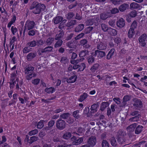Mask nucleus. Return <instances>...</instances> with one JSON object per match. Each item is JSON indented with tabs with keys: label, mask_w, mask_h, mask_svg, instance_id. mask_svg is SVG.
I'll return each instance as SVG.
<instances>
[{
	"label": "nucleus",
	"mask_w": 147,
	"mask_h": 147,
	"mask_svg": "<svg viewBox=\"0 0 147 147\" xmlns=\"http://www.w3.org/2000/svg\"><path fill=\"white\" fill-rule=\"evenodd\" d=\"M109 30L110 32V34L111 35H115L117 34V32L115 29L110 28L109 29Z\"/></svg>",
	"instance_id": "f704fd0d"
},
{
	"label": "nucleus",
	"mask_w": 147,
	"mask_h": 147,
	"mask_svg": "<svg viewBox=\"0 0 147 147\" xmlns=\"http://www.w3.org/2000/svg\"><path fill=\"white\" fill-rule=\"evenodd\" d=\"M70 115L69 113H65L61 115V117L63 119H68H68H67V122L69 123H71L73 122V121L69 120L70 119Z\"/></svg>",
	"instance_id": "9d476101"
},
{
	"label": "nucleus",
	"mask_w": 147,
	"mask_h": 147,
	"mask_svg": "<svg viewBox=\"0 0 147 147\" xmlns=\"http://www.w3.org/2000/svg\"><path fill=\"white\" fill-rule=\"evenodd\" d=\"M94 54L93 53H92V55L90 57V58L88 60V62L89 64H90L93 63L94 61Z\"/></svg>",
	"instance_id": "473e14b6"
},
{
	"label": "nucleus",
	"mask_w": 147,
	"mask_h": 147,
	"mask_svg": "<svg viewBox=\"0 0 147 147\" xmlns=\"http://www.w3.org/2000/svg\"><path fill=\"white\" fill-rule=\"evenodd\" d=\"M84 35V34L83 33H81L79 35H78L77 37L75 38V39L76 40H77L79 39L80 38L83 37Z\"/></svg>",
	"instance_id": "e2e57ef3"
},
{
	"label": "nucleus",
	"mask_w": 147,
	"mask_h": 147,
	"mask_svg": "<svg viewBox=\"0 0 147 147\" xmlns=\"http://www.w3.org/2000/svg\"><path fill=\"white\" fill-rule=\"evenodd\" d=\"M130 99L129 97L128 96H125L123 98V102L129 100Z\"/></svg>",
	"instance_id": "4d7b16f0"
},
{
	"label": "nucleus",
	"mask_w": 147,
	"mask_h": 147,
	"mask_svg": "<svg viewBox=\"0 0 147 147\" xmlns=\"http://www.w3.org/2000/svg\"><path fill=\"white\" fill-rule=\"evenodd\" d=\"M38 132V131L37 129H34L29 132V134L31 136L37 134Z\"/></svg>",
	"instance_id": "c03bdc74"
},
{
	"label": "nucleus",
	"mask_w": 147,
	"mask_h": 147,
	"mask_svg": "<svg viewBox=\"0 0 147 147\" xmlns=\"http://www.w3.org/2000/svg\"><path fill=\"white\" fill-rule=\"evenodd\" d=\"M136 15V12L135 11H133L131 12L129 14V16L131 17H135Z\"/></svg>",
	"instance_id": "09e8293b"
},
{
	"label": "nucleus",
	"mask_w": 147,
	"mask_h": 147,
	"mask_svg": "<svg viewBox=\"0 0 147 147\" xmlns=\"http://www.w3.org/2000/svg\"><path fill=\"white\" fill-rule=\"evenodd\" d=\"M111 11V13L114 14L118 13L119 12V10L115 8L112 9Z\"/></svg>",
	"instance_id": "864d4df0"
},
{
	"label": "nucleus",
	"mask_w": 147,
	"mask_h": 147,
	"mask_svg": "<svg viewBox=\"0 0 147 147\" xmlns=\"http://www.w3.org/2000/svg\"><path fill=\"white\" fill-rule=\"evenodd\" d=\"M113 100L117 104H119L120 102L119 99V98H114Z\"/></svg>",
	"instance_id": "69168bd1"
},
{
	"label": "nucleus",
	"mask_w": 147,
	"mask_h": 147,
	"mask_svg": "<svg viewBox=\"0 0 147 147\" xmlns=\"http://www.w3.org/2000/svg\"><path fill=\"white\" fill-rule=\"evenodd\" d=\"M63 32H61L59 34H57L55 39L56 40L59 39V38L62 37L63 35Z\"/></svg>",
	"instance_id": "a18cd8bd"
},
{
	"label": "nucleus",
	"mask_w": 147,
	"mask_h": 147,
	"mask_svg": "<svg viewBox=\"0 0 147 147\" xmlns=\"http://www.w3.org/2000/svg\"><path fill=\"white\" fill-rule=\"evenodd\" d=\"M84 28V25L83 24L79 25L77 26L75 29V31L76 32H79L81 31Z\"/></svg>",
	"instance_id": "c85d7f7f"
},
{
	"label": "nucleus",
	"mask_w": 147,
	"mask_h": 147,
	"mask_svg": "<svg viewBox=\"0 0 147 147\" xmlns=\"http://www.w3.org/2000/svg\"><path fill=\"white\" fill-rule=\"evenodd\" d=\"M28 34L31 36H33L35 34V31L33 30H31L28 32Z\"/></svg>",
	"instance_id": "680f3d73"
},
{
	"label": "nucleus",
	"mask_w": 147,
	"mask_h": 147,
	"mask_svg": "<svg viewBox=\"0 0 147 147\" xmlns=\"http://www.w3.org/2000/svg\"><path fill=\"white\" fill-rule=\"evenodd\" d=\"M114 41L115 43L118 44L121 42V39L117 37L115 38Z\"/></svg>",
	"instance_id": "5fc2aeb1"
},
{
	"label": "nucleus",
	"mask_w": 147,
	"mask_h": 147,
	"mask_svg": "<svg viewBox=\"0 0 147 147\" xmlns=\"http://www.w3.org/2000/svg\"><path fill=\"white\" fill-rule=\"evenodd\" d=\"M52 49V47L51 46L48 47H46L44 49L43 52H50L51 51Z\"/></svg>",
	"instance_id": "de8ad7c7"
},
{
	"label": "nucleus",
	"mask_w": 147,
	"mask_h": 147,
	"mask_svg": "<svg viewBox=\"0 0 147 147\" xmlns=\"http://www.w3.org/2000/svg\"><path fill=\"white\" fill-rule=\"evenodd\" d=\"M137 26V22L136 21H134L132 24L131 26V28H135Z\"/></svg>",
	"instance_id": "052dcab7"
},
{
	"label": "nucleus",
	"mask_w": 147,
	"mask_h": 147,
	"mask_svg": "<svg viewBox=\"0 0 147 147\" xmlns=\"http://www.w3.org/2000/svg\"><path fill=\"white\" fill-rule=\"evenodd\" d=\"M45 121L41 120L39 122L37 125V128L38 129H41L43 126V123L44 122H46Z\"/></svg>",
	"instance_id": "b1692460"
},
{
	"label": "nucleus",
	"mask_w": 147,
	"mask_h": 147,
	"mask_svg": "<svg viewBox=\"0 0 147 147\" xmlns=\"http://www.w3.org/2000/svg\"><path fill=\"white\" fill-rule=\"evenodd\" d=\"M61 62L62 63H65L67 62V60L66 57H63L61 59Z\"/></svg>",
	"instance_id": "6e6d98bb"
},
{
	"label": "nucleus",
	"mask_w": 147,
	"mask_h": 147,
	"mask_svg": "<svg viewBox=\"0 0 147 147\" xmlns=\"http://www.w3.org/2000/svg\"><path fill=\"white\" fill-rule=\"evenodd\" d=\"M40 82V79H36L33 80L32 82V84H37Z\"/></svg>",
	"instance_id": "603ef678"
},
{
	"label": "nucleus",
	"mask_w": 147,
	"mask_h": 147,
	"mask_svg": "<svg viewBox=\"0 0 147 147\" xmlns=\"http://www.w3.org/2000/svg\"><path fill=\"white\" fill-rule=\"evenodd\" d=\"M79 111L78 110L76 111L73 112V115L75 118L78 119L79 118Z\"/></svg>",
	"instance_id": "e433bc0d"
},
{
	"label": "nucleus",
	"mask_w": 147,
	"mask_h": 147,
	"mask_svg": "<svg viewBox=\"0 0 147 147\" xmlns=\"http://www.w3.org/2000/svg\"><path fill=\"white\" fill-rule=\"evenodd\" d=\"M54 123H55L54 121L53 120H52V121H50L49 122L48 124V125L49 127H46L45 129L47 130H49L50 129V128L53 126V125H54Z\"/></svg>",
	"instance_id": "2f4dec72"
},
{
	"label": "nucleus",
	"mask_w": 147,
	"mask_h": 147,
	"mask_svg": "<svg viewBox=\"0 0 147 147\" xmlns=\"http://www.w3.org/2000/svg\"><path fill=\"white\" fill-rule=\"evenodd\" d=\"M88 95L86 93H84L82 95L79 99V100L80 102H82L88 97Z\"/></svg>",
	"instance_id": "f3484780"
},
{
	"label": "nucleus",
	"mask_w": 147,
	"mask_h": 147,
	"mask_svg": "<svg viewBox=\"0 0 147 147\" xmlns=\"http://www.w3.org/2000/svg\"><path fill=\"white\" fill-rule=\"evenodd\" d=\"M71 136V134L69 132H66L63 136V138L65 139H68Z\"/></svg>",
	"instance_id": "c756f323"
},
{
	"label": "nucleus",
	"mask_w": 147,
	"mask_h": 147,
	"mask_svg": "<svg viewBox=\"0 0 147 147\" xmlns=\"http://www.w3.org/2000/svg\"><path fill=\"white\" fill-rule=\"evenodd\" d=\"M63 110V109L62 108H59V109H57L55 111V113H58L61 112Z\"/></svg>",
	"instance_id": "0e129e2a"
},
{
	"label": "nucleus",
	"mask_w": 147,
	"mask_h": 147,
	"mask_svg": "<svg viewBox=\"0 0 147 147\" xmlns=\"http://www.w3.org/2000/svg\"><path fill=\"white\" fill-rule=\"evenodd\" d=\"M96 142V137L94 136H92L89 139L88 142V144L91 146H92L95 145Z\"/></svg>",
	"instance_id": "6e6552de"
},
{
	"label": "nucleus",
	"mask_w": 147,
	"mask_h": 147,
	"mask_svg": "<svg viewBox=\"0 0 147 147\" xmlns=\"http://www.w3.org/2000/svg\"><path fill=\"white\" fill-rule=\"evenodd\" d=\"M95 55L97 57V59H99L105 56L106 54L104 51L97 50L95 52Z\"/></svg>",
	"instance_id": "1a4fd4ad"
},
{
	"label": "nucleus",
	"mask_w": 147,
	"mask_h": 147,
	"mask_svg": "<svg viewBox=\"0 0 147 147\" xmlns=\"http://www.w3.org/2000/svg\"><path fill=\"white\" fill-rule=\"evenodd\" d=\"M102 147H109V144L106 140H103L102 143Z\"/></svg>",
	"instance_id": "58836bf2"
},
{
	"label": "nucleus",
	"mask_w": 147,
	"mask_h": 147,
	"mask_svg": "<svg viewBox=\"0 0 147 147\" xmlns=\"http://www.w3.org/2000/svg\"><path fill=\"white\" fill-rule=\"evenodd\" d=\"M136 126V123L130 125L127 128V130L129 131H133Z\"/></svg>",
	"instance_id": "6ab92c4d"
},
{
	"label": "nucleus",
	"mask_w": 147,
	"mask_h": 147,
	"mask_svg": "<svg viewBox=\"0 0 147 147\" xmlns=\"http://www.w3.org/2000/svg\"><path fill=\"white\" fill-rule=\"evenodd\" d=\"M130 7L132 9H140V6L139 5L136 3H133L130 5Z\"/></svg>",
	"instance_id": "5701e85b"
},
{
	"label": "nucleus",
	"mask_w": 147,
	"mask_h": 147,
	"mask_svg": "<svg viewBox=\"0 0 147 147\" xmlns=\"http://www.w3.org/2000/svg\"><path fill=\"white\" fill-rule=\"evenodd\" d=\"M63 19L62 17L61 16H57L53 19L54 22L55 24H57L61 22Z\"/></svg>",
	"instance_id": "2eb2a0df"
},
{
	"label": "nucleus",
	"mask_w": 147,
	"mask_h": 147,
	"mask_svg": "<svg viewBox=\"0 0 147 147\" xmlns=\"http://www.w3.org/2000/svg\"><path fill=\"white\" fill-rule=\"evenodd\" d=\"M107 45L101 42L97 46V49L99 50H104L106 48Z\"/></svg>",
	"instance_id": "dca6fc26"
},
{
	"label": "nucleus",
	"mask_w": 147,
	"mask_h": 147,
	"mask_svg": "<svg viewBox=\"0 0 147 147\" xmlns=\"http://www.w3.org/2000/svg\"><path fill=\"white\" fill-rule=\"evenodd\" d=\"M84 59L83 58H82L78 60H71V64H73L74 65L73 67V69H76L79 67V65H78L77 64L79 63V61H83Z\"/></svg>",
	"instance_id": "423d86ee"
},
{
	"label": "nucleus",
	"mask_w": 147,
	"mask_h": 147,
	"mask_svg": "<svg viewBox=\"0 0 147 147\" xmlns=\"http://www.w3.org/2000/svg\"><path fill=\"white\" fill-rule=\"evenodd\" d=\"M97 107V105L96 104L92 105L90 108L91 110L93 111V112L96 111H97L96 109Z\"/></svg>",
	"instance_id": "a19ab883"
},
{
	"label": "nucleus",
	"mask_w": 147,
	"mask_h": 147,
	"mask_svg": "<svg viewBox=\"0 0 147 147\" xmlns=\"http://www.w3.org/2000/svg\"><path fill=\"white\" fill-rule=\"evenodd\" d=\"M108 105V103L106 102H103L101 104L100 109L103 111L104 109Z\"/></svg>",
	"instance_id": "cd10ccee"
},
{
	"label": "nucleus",
	"mask_w": 147,
	"mask_h": 147,
	"mask_svg": "<svg viewBox=\"0 0 147 147\" xmlns=\"http://www.w3.org/2000/svg\"><path fill=\"white\" fill-rule=\"evenodd\" d=\"M77 56V55L76 53H73L72 55L71 58L72 59H74Z\"/></svg>",
	"instance_id": "338daca9"
},
{
	"label": "nucleus",
	"mask_w": 147,
	"mask_h": 147,
	"mask_svg": "<svg viewBox=\"0 0 147 147\" xmlns=\"http://www.w3.org/2000/svg\"><path fill=\"white\" fill-rule=\"evenodd\" d=\"M57 127L60 130L63 129L65 127V123L63 120H58L56 123Z\"/></svg>",
	"instance_id": "39448f33"
},
{
	"label": "nucleus",
	"mask_w": 147,
	"mask_h": 147,
	"mask_svg": "<svg viewBox=\"0 0 147 147\" xmlns=\"http://www.w3.org/2000/svg\"><path fill=\"white\" fill-rule=\"evenodd\" d=\"M114 51V49H111L110 50L107 55V59H110L112 57L113 55Z\"/></svg>",
	"instance_id": "aec40b11"
},
{
	"label": "nucleus",
	"mask_w": 147,
	"mask_h": 147,
	"mask_svg": "<svg viewBox=\"0 0 147 147\" xmlns=\"http://www.w3.org/2000/svg\"><path fill=\"white\" fill-rule=\"evenodd\" d=\"M135 34L134 29L131 28L129 30L128 36L129 38H131L133 37Z\"/></svg>",
	"instance_id": "ddd939ff"
},
{
	"label": "nucleus",
	"mask_w": 147,
	"mask_h": 147,
	"mask_svg": "<svg viewBox=\"0 0 147 147\" xmlns=\"http://www.w3.org/2000/svg\"><path fill=\"white\" fill-rule=\"evenodd\" d=\"M88 53V52L86 50H84L81 51L79 54V56L80 57H83Z\"/></svg>",
	"instance_id": "a878e982"
},
{
	"label": "nucleus",
	"mask_w": 147,
	"mask_h": 147,
	"mask_svg": "<svg viewBox=\"0 0 147 147\" xmlns=\"http://www.w3.org/2000/svg\"><path fill=\"white\" fill-rule=\"evenodd\" d=\"M77 78V76L76 75H74L67 78L66 81L67 83H73L76 81Z\"/></svg>",
	"instance_id": "9b49d317"
},
{
	"label": "nucleus",
	"mask_w": 147,
	"mask_h": 147,
	"mask_svg": "<svg viewBox=\"0 0 147 147\" xmlns=\"http://www.w3.org/2000/svg\"><path fill=\"white\" fill-rule=\"evenodd\" d=\"M66 16L68 19H70L73 16L74 14L73 13H69Z\"/></svg>",
	"instance_id": "bf43d9fd"
},
{
	"label": "nucleus",
	"mask_w": 147,
	"mask_h": 147,
	"mask_svg": "<svg viewBox=\"0 0 147 147\" xmlns=\"http://www.w3.org/2000/svg\"><path fill=\"white\" fill-rule=\"evenodd\" d=\"M117 26L119 28H122L125 25V22L123 19L121 18L117 21Z\"/></svg>",
	"instance_id": "f8f14e48"
},
{
	"label": "nucleus",
	"mask_w": 147,
	"mask_h": 147,
	"mask_svg": "<svg viewBox=\"0 0 147 147\" xmlns=\"http://www.w3.org/2000/svg\"><path fill=\"white\" fill-rule=\"evenodd\" d=\"M134 105L138 108H141L142 107V102L139 100H137L134 104Z\"/></svg>",
	"instance_id": "393cba45"
},
{
	"label": "nucleus",
	"mask_w": 147,
	"mask_h": 147,
	"mask_svg": "<svg viewBox=\"0 0 147 147\" xmlns=\"http://www.w3.org/2000/svg\"><path fill=\"white\" fill-rule=\"evenodd\" d=\"M62 43V41L61 40H59L57 42L55 45V47H59L61 45Z\"/></svg>",
	"instance_id": "ea45409f"
},
{
	"label": "nucleus",
	"mask_w": 147,
	"mask_h": 147,
	"mask_svg": "<svg viewBox=\"0 0 147 147\" xmlns=\"http://www.w3.org/2000/svg\"><path fill=\"white\" fill-rule=\"evenodd\" d=\"M46 8L45 5L39 3L36 5L33 12L35 14L39 13L41 11H44Z\"/></svg>",
	"instance_id": "f03ea898"
},
{
	"label": "nucleus",
	"mask_w": 147,
	"mask_h": 147,
	"mask_svg": "<svg viewBox=\"0 0 147 147\" xmlns=\"http://www.w3.org/2000/svg\"><path fill=\"white\" fill-rule=\"evenodd\" d=\"M34 69V68L32 67H28L25 70V73L28 74H29L26 76V78L28 80H30L32 77L34 76L36 74L33 72V70Z\"/></svg>",
	"instance_id": "f257e3e1"
},
{
	"label": "nucleus",
	"mask_w": 147,
	"mask_h": 147,
	"mask_svg": "<svg viewBox=\"0 0 147 147\" xmlns=\"http://www.w3.org/2000/svg\"><path fill=\"white\" fill-rule=\"evenodd\" d=\"M71 140L73 142L72 144H73L77 145L80 144L83 141V138H81L77 140L76 137L74 136L71 138Z\"/></svg>",
	"instance_id": "0eeeda50"
},
{
	"label": "nucleus",
	"mask_w": 147,
	"mask_h": 147,
	"mask_svg": "<svg viewBox=\"0 0 147 147\" xmlns=\"http://www.w3.org/2000/svg\"><path fill=\"white\" fill-rule=\"evenodd\" d=\"M128 7V5L127 4H123L119 8V10L121 11L125 10Z\"/></svg>",
	"instance_id": "412c9836"
},
{
	"label": "nucleus",
	"mask_w": 147,
	"mask_h": 147,
	"mask_svg": "<svg viewBox=\"0 0 147 147\" xmlns=\"http://www.w3.org/2000/svg\"><path fill=\"white\" fill-rule=\"evenodd\" d=\"M36 42L35 41H32L29 43V45L31 47H34L36 45Z\"/></svg>",
	"instance_id": "13d9d810"
},
{
	"label": "nucleus",
	"mask_w": 147,
	"mask_h": 147,
	"mask_svg": "<svg viewBox=\"0 0 147 147\" xmlns=\"http://www.w3.org/2000/svg\"><path fill=\"white\" fill-rule=\"evenodd\" d=\"M101 27L102 30L104 31H106L108 30L107 26L104 24H102L101 25Z\"/></svg>",
	"instance_id": "8fccbe9b"
},
{
	"label": "nucleus",
	"mask_w": 147,
	"mask_h": 147,
	"mask_svg": "<svg viewBox=\"0 0 147 147\" xmlns=\"http://www.w3.org/2000/svg\"><path fill=\"white\" fill-rule=\"evenodd\" d=\"M147 36L146 34H143L140 36L139 38L140 45L144 47L146 45L147 41Z\"/></svg>",
	"instance_id": "7ed1b4c3"
},
{
	"label": "nucleus",
	"mask_w": 147,
	"mask_h": 147,
	"mask_svg": "<svg viewBox=\"0 0 147 147\" xmlns=\"http://www.w3.org/2000/svg\"><path fill=\"white\" fill-rule=\"evenodd\" d=\"M55 91L54 89L52 87L46 88L45 89V91L49 93H51Z\"/></svg>",
	"instance_id": "72a5a7b5"
},
{
	"label": "nucleus",
	"mask_w": 147,
	"mask_h": 147,
	"mask_svg": "<svg viewBox=\"0 0 147 147\" xmlns=\"http://www.w3.org/2000/svg\"><path fill=\"white\" fill-rule=\"evenodd\" d=\"M143 127L141 125H138L136 128L135 131V133L138 134L140 133L142 130Z\"/></svg>",
	"instance_id": "a211bd4d"
},
{
	"label": "nucleus",
	"mask_w": 147,
	"mask_h": 147,
	"mask_svg": "<svg viewBox=\"0 0 147 147\" xmlns=\"http://www.w3.org/2000/svg\"><path fill=\"white\" fill-rule=\"evenodd\" d=\"M111 144L113 146H115L117 144V142L114 138H112L111 140Z\"/></svg>",
	"instance_id": "49530a36"
},
{
	"label": "nucleus",
	"mask_w": 147,
	"mask_h": 147,
	"mask_svg": "<svg viewBox=\"0 0 147 147\" xmlns=\"http://www.w3.org/2000/svg\"><path fill=\"white\" fill-rule=\"evenodd\" d=\"M35 55L34 53H30L28 55L27 59L28 60H30L31 59L35 57Z\"/></svg>",
	"instance_id": "4c0bfd02"
},
{
	"label": "nucleus",
	"mask_w": 147,
	"mask_h": 147,
	"mask_svg": "<svg viewBox=\"0 0 147 147\" xmlns=\"http://www.w3.org/2000/svg\"><path fill=\"white\" fill-rule=\"evenodd\" d=\"M11 31L13 34H14L17 31V29L16 27L12 26L11 28Z\"/></svg>",
	"instance_id": "3c124183"
},
{
	"label": "nucleus",
	"mask_w": 147,
	"mask_h": 147,
	"mask_svg": "<svg viewBox=\"0 0 147 147\" xmlns=\"http://www.w3.org/2000/svg\"><path fill=\"white\" fill-rule=\"evenodd\" d=\"M84 131V130L81 128H78L77 131V132L79 134V135H81L83 133Z\"/></svg>",
	"instance_id": "37998d69"
},
{
	"label": "nucleus",
	"mask_w": 147,
	"mask_h": 147,
	"mask_svg": "<svg viewBox=\"0 0 147 147\" xmlns=\"http://www.w3.org/2000/svg\"><path fill=\"white\" fill-rule=\"evenodd\" d=\"M110 15L111 13H105L101 14L100 16V17L101 19L105 20L108 18Z\"/></svg>",
	"instance_id": "4be33fe9"
},
{
	"label": "nucleus",
	"mask_w": 147,
	"mask_h": 147,
	"mask_svg": "<svg viewBox=\"0 0 147 147\" xmlns=\"http://www.w3.org/2000/svg\"><path fill=\"white\" fill-rule=\"evenodd\" d=\"M99 66V65L98 64H95L91 68V70L92 72H94V71L97 69Z\"/></svg>",
	"instance_id": "c9c22d12"
},
{
	"label": "nucleus",
	"mask_w": 147,
	"mask_h": 147,
	"mask_svg": "<svg viewBox=\"0 0 147 147\" xmlns=\"http://www.w3.org/2000/svg\"><path fill=\"white\" fill-rule=\"evenodd\" d=\"M112 3L115 5H117L118 4H119V1H111Z\"/></svg>",
	"instance_id": "774afa93"
},
{
	"label": "nucleus",
	"mask_w": 147,
	"mask_h": 147,
	"mask_svg": "<svg viewBox=\"0 0 147 147\" xmlns=\"http://www.w3.org/2000/svg\"><path fill=\"white\" fill-rule=\"evenodd\" d=\"M86 65L84 63H82L79 65V67L78 69V71H83L86 68Z\"/></svg>",
	"instance_id": "bb28decb"
},
{
	"label": "nucleus",
	"mask_w": 147,
	"mask_h": 147,
	"mask_svg": "<svg viewBox=\"0 0 147 147\" xmlns=\"http://www.w3.org/2000/svg\"><path fill=\"white\" fill-rule=\"evenodd\" d=\"M54 40V38H48L47 40V44L48 45H50L52 43Z\"/></svg>",
	"instance_id": "79ce46f5"
},
{
	"label": "nucleus",
	"mask_w": 147,
	"mask_h": 147,
	"mask_svg": "<svg viewBox=\"0 0 147 147\" xmlns=\"http://www.w3.org/2000/svg\"><path fill=\"white\" fill-rule=\"evenodd\" d=\"M16 20V17L15 15H13L11 19V21L8 23L7 26L9 28L11 26V25L14 23Z\"/></svg>",
	"instance_id": "4468645a"
},
{
	"label": "nucleus",
	"mask_w": 147,
	"mask_h": 147,
	"mask_svg": "<svg viewBox=\"0 0 147 147\" xmlns=\"http://www.w3.org/2000/svg\"><path fill=\"white\" fill-rule=\"evenodd\" d=\"M34 23L33 21H27L26 22L25 26V30H30L33 28L34 26Z\"/></svg>",
	"instance_id": "20e7f679"
},
{
	"label": "nucleus",
	"mask_w": 147,
	"mask_h": 147,
	"mask_svg": "<svg viewBox=\"0 0 147 147\" xmlns=\"http://www.w3.org/2000/svg\"><path fill=\"white\" fill-rule=\"evenodd\" d=\"M38 139L37 137L35 136H33L31 137L29 140V143L31 144L34 141L37 140Z\"/></svg>",
	"instance_id": "7c9ffc66"
}]
</instances>
